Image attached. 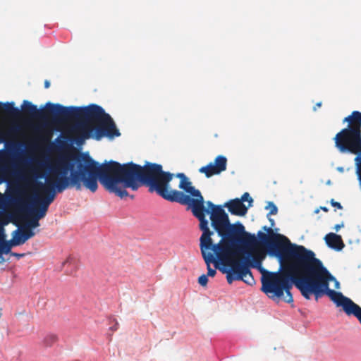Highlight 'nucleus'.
<instances>
[{
  "mask_svg": "<svg viewBox=\"0 0 361 361\" xmlns=\"http://www.w3.org/2000/svg\"><path fill=\"white\" fill-rule=\"evenodd\" d=\"M76 173L84 188L95 192L98 180L109 192L121 198L128 196L126 188L137 190L141 185L148 188L149 192H156L162 166L147 162L143 166L129 162L121 164L114 161L99 164L87 154L73 158Z\"/></svg>",
  "mask_w": 361,
  "mask_h": 361,
  "instance_id": "f257e3e1",
  "label": "nucleus"
},
{
  "mask_svg": "<svg viewBox=\"0 0 361 361\" xmlns=\"http://www.w3.org/2000/svg\"><path fill=\"white\" fill-rule=\"evenodd\" d=\"M212 226L222 238L216 244L217 258L221 264L229 267L226 271L229 284L234 281L254 283L250 267L257 269L262 276L266 270L262 267L263 256L255 247L259 242L255 234L245 231L244 226L237 222L231 224L225 210L218 208L212 215Z\"/></svg>",
  "mask_w": 361,
  "mask_h": 361,
  "instance_id": "f03ea898",
  "label": "nucleus"
},
{
  "mask_svg": "<svg viewBox=\"0 0 361 361\" xmlns=\"http://www.w3.org/2000/svg\"><path fill=\"white\" fill-rule=\"evenodd\" d=\"M288 281L287 286L282 288L281 298L286 302H293L290 290L295 285L307 300H310L312 295L316 300L327 295L337 307H342L346 314L354 315L361 324V307L342 293L329 288V283L333 281L334 288L339 289L340 283L315 257L313 251L306 249Z\"/></svg>",
  "mask_w": 361,
  "mask_h": 361,
  "instance_id": "7ed1b4c3",
  "label": "nucleus"
},
{
  "mask_svg": "<svg viewBox=\"0 0 361 361\" xmlns=\"http://www.w3.org/2000/svg\"><path fill=\"white\" fill-rule=\"evenodd\" d=\"M258 245L255 249L262 253L259 249L263 245L269 255L276 257L280 263L279 270L271 272L266 270V274L262 276L261 290L272 300H280L282 298V288L288 284V279L294 270L306 249L302 245L291 243L286 236L276 234L269 235L262 231L257 233Z\"/></svg>",
  "mask_w": 361,
  "mask_h": 361,
  "instance_id": "20e7f679",
  "label": "nucleus"
},
{
  "mask_svg": "<svg viewBox=\"0 0 361 361\" xmlns=\"http://www.w3.org/2000/svg\"><path fill=\"white\" fill-rule=\"evenodd\" d=\"M39 166L48 169L49 174L46 177L44 183L40 181L36 183L31 214L38 219L46 216L56 193H61L67 188H75L76 190L83 188L76 171L73 170V164L61 160L54 164L46 161L39 163Z\"/></svg>",
  "mask_w": 361,
  "mask_h": 361,
  "instance_id": "39448f33",
  "label": "nucleus"
},
{
  "mask_svg": "<svg viewBox=\"0 0 361 361\" xmlns=\"http://www.w3.org/2000/svg\"><path fill=\"white\" fill-rule=\"evenodd\" d=\"M65 108L68 109V115L59 116L56 123L77 121L69 129V133L75 136L74 140L78 145L90 138L93 130L97 140L104 136L113 138L121 135L112 118L100 106L92 104L87 106Z\"/></svg>",
  "mask_w": 361,
  "mask_h": 361,
  "instance_id": "423d86ee",
  "label": "nucleus"
},
{
  "mask_svg": "<svg viewBox=\"0 0 361 361\" xmlns=\"http://www.w3.org/2000/svg\"><path fill=\"white\" fill-rule=\"evenodd\" d=\"M173 176V173L164 171L161 169L158 185L159 188H158L157 194L167 201L188 206L192 214L199 220L200 228L208 226L209 222L206 219V214H209L212 220L214 211L218 208L224 210L223 207L215 205L211 201H207L206 202L207 207H205L204 197L200 191L192 185L189 178L183 173L176 175L180 179L178 188L189 195H185L182 191L171 189L170 182Z\"/></svg>",
  "mask_w": 361,
  "mask_h": 361,
  "instance_id": "0eeeda50",
  "label": "nucleus"
},
{
  "mask_svg": "<svg viewBox=\"0 0 361 361\" xmlns=\"http://www.w3.org/2000/svg\"><path fill=\"white\" fill-rule=\"evenodd\" d=\"M343 122L348 124L335 135V147L341 153L361 154V112L353 111Z\"/></svg>",
  "mask_w": 361,
  "mask_h": 361,
  "instance_id": "6e6552de",
  "label": "nucleus"
},
{
  "mask_svg": "<svg viewBox=\"0 0 361 361\" xmlns=\"http://www.w3.org/2000/svg\"><path fill=\"white\" fill-rule=\"evenodd\" d=\"M202 234L200 238V247L202 257L207 264V276H214L216 274V269L219 268L217 252L219 248L216 249V244L213 243L211 235L213 232L210 231L209 226L200 228Z\"/></svg>",
  "mask_w": 361,
  "mask_h": 361,
  "instance_id": "1a4fd4ad",
  "label": "nucleus"
},
{
  "mask_svg": "<svg viewBox=\"0 0 361 361\" xmlns=\"http://www.w3.org/2000/svg\"><path fill=\"white\" fill-rule=\"evenodd\" d=\"M47 109L44 110L38 109L37 106L32 102L24 100L21 106L22 113L32 118L46 120L48 117L52 116L53 121L56 123L59 116H68V109L59 104L47 103Z\"/></svg>",
  "mask_w": 361,
  "mask_h": 361,
  "instance_id": "9d476101",
  "label": "nucleus"
},
{
  "mask_svg": "<svg viewBox=\"0 0 361 361\" xmlns=\"http://www.w3.org/2000/svg\"><path fill=\"white\" fill-rule=\"evenodd\" d=\"M227 159L223 155L217 156L214 162L201 167L199 171L204 173L207 178H210L214 175H218L226 170Z\"/></svg>",
  "mask_w": 361,
  "mask_h": 361,
  "instance_id": "9b49d317",
  "label": "nucleus"
},
{
  "mask_svg": "<svg viewBox=\"0 0 361 361\" xmlns=\"http://www.w3.org/2000/svg\"><path fill=\"white\" fill-rule=\"evenodd\" d=\"M224 207H227L231 214L240 216H245L248 209L238 198L230 200L225 203Z\"/></svg>",
  "mask_w": 361,
  "mask_h": 361,
  "instance_id": "f8f14e48",
  "label": "nucleus"
},
{
  "mask_svg": "<svg viewBox=\"0 0 361 361\" xmlns=\"http://www.w3.org/2000/svg\"><path fill=\"white\" fill-rule=\"evenodd\" d=\"M324 240L329 247L336 250H341L344 247L341 236L336 233H328L326 235Z\"/></svg>",
  "mask_w": 361,
  "mask_h": 361,
  "instance_id": "ddd939ff",
  "label": "nucleus"
},
{
  "mask_svg": "<svg viewBox=\"0 0 361 361\" xmlns=\"http://www.w3.org/2000/svg\"><path fill=\"white\" fill-rule=\"evenodd\" d=\"M13 102L1 103L0 102V112L11 118H18L21 111L17 107L14 106Z\"/></svg>",
  "mask_w": 361,
  "mask_h": 361,
  "instance_id": "4468645a",
  "label": "nucleus"
},
{
  "mask_svg": "<svg viewBox=\"0 0 361 361\" xmlns=\"http://www.w3.org/2000/svg\"><path fill=\"white\" fill-rule=\"evenodd\" d=\"M8 224V221L2 224L0 222V257L2 254H8L11 250V245L9 241L5 240L4 224Z\"/></svg>",
  "mask_w": 361,
  "mask_h": 361,
  "instance_id": "2eb2a0df",
  "label": "nucleus"
},
{
  "mask_svg": "<svg viewBox=\"0 0 361 361\" xmlns=\"http://www.w3.org/2000/svg\"><path fill=\"white\" fill-rule=\"evenodd\" d=\"M26 241L22 231L16 230L13 233V238L9 241V244H11L12 247L24 244Z\"/></svg>",
  "mask_w": 361,
  "mask_h": 361,
  "instance_id": "dca6fc26",
  "label": "nucleus"
},
{
  "mask_svg": "<svg viewBox=\"0 0 361 361\" xmlns=\"http://www.w3.org/2000/svg\"><path fill=\"white\" fill-rule=\"evenodd\" d=\"M21 231H22V233L24 235V238L26 240L32 238L35 235V233L32 231V229L30 228H28L27 226H24L22 228Z\"/></svg>",
  "mask_w": 361,
  "mask_h": 361,
  "instance_id": "f3484780",
  "label": "nucleus"
},
{
  "mask_svg": "<svg viewBox=\"0 0 361 361\" xmlns=\"http://www.w3.org/2000/svg\"><path fill=\"white\" fill-rule=\"evenodd\" d=\"M39 219H38L33 214H32V217L29 219V221L25 226H27L28 228H30L32 229L35 228L39 226Z\"/></svg>",
  "mask_w": 361,
  "mask_h": 361,
  "instance_id": "a211bd4d",
  "label": "nucleus"
},
{
  "mask_svg": "<svg viewBox=\"0 0 361 361\" xmlns=\"http://www.w3.org/2000/svg\"><path fill=\"white\" fill-rule=\"evenodd\" d=\"M57 341V336L54 334L47 335L44 339V343L47 346H51Z\"/></svg>",
  "mask_w": 361,
  "mask_h": 361,
  "instance_id": "6ab92c4d",
  "label": "nucleus"
},
{
  "mask_svg": "<svg viewBox=\"0 0 361 361\" xmlns=\"http://www.w3.org/2000/svg\"><path fill=\"white\" fill-rule=\"evenodd\" d=\"M265 209H269V212L267 214V218H269L270 215L276 214L278 212L277 207L272 202H269Z\"/></svg>",
  "mask_w": 361,
  "mask_h": 361,
  "instance_id": "aec40b11",
  "label": "nucleus"
},
{
  "mask_svg": "<svg viewBox=\"0 0 361 361\" xmlns=\"http://www.w3.org/2000/svg\"><path fill=\"white\" fill-rule=\"evenodd\" d=\"M240 200H241V202L243 203V202H248V206L247 207H252V203L253 202V200L252 198L250 196V194L248 192H245L240 199H239Z\"/></svg>",
  "mask_w": 361,
  "mask_h": 361,
  "instance_id": "412c9836",
  "label": "nucleus"
},
{
  "mask_svg": "<svg viewBox=\"0 0 361 361\" xmlns=\"http://www.w3.org/2000/svg\"><path fill=\"white\" fill-rule=\"evenodd\" d=\"M198 283L200 286L204 287L208 283V276L206 274H202L198 278Z\"/></svg>",
  "mask_w": 361,
  "mask_h": 361,
  "instance_id": "4be33fe9",
  "label": "nucleus"
},
{
  "mask_svg": "<svg viewBox=\"0 0 361 361\" xmlns=\"http://www.w3.org/2000/svg\"><path fill=\"white\" fill-rule=\"evenodd\" d=\"M330 203L334 207H336V208H338L339 209H343V207L341 204V203H339L338 202H336L334 199L331 200Z\"/></svg>",
  "mask_w": 361,
  "mask_h": 361,
  "instance_id": "5701e85b",
  "label": "nucleus"
},
{
  "mask_svg": "<svg viewBox=\"0 0 361 361\" xmlns=\"http://www.w3.org/2000/svg\"><path fill=\"white\" fill-rule=\"evenodd\" d=\"M262 229L267 232V235H274L273 233V230L271 227H267V226H263Z\"/></svg>",
  "mask_w": 361,
  "mask_h": 361,
  "instance_id": "b1692460",
  "label": "nucleus"
},
{
  "mask_svg": "<svg viewBox=\"0 0 361 361\" xmlns=\"http://www.w3.org/2000/svg\"><path fill=\"white\" fill-rule=\"evenodd\" d=\"M16 203L20 207L21 211H24L25 210V204H24V203H23V202L22 201L21 199H16Z\"/></svg>",
  "mask_w": 361,
  "mask_h": 361,
  "instance_id": "393cba45",
  "label": "nucleus"
},
{
  "mask_svg": "<svg viewBox=\"0 0 361 361\" xmlns=\"http://www.w3.org/2000/svg\"><path fill=\"white\" fill-rule=\"evenodd\" d=\"M10 253H11V255H12V256H15V257H16L18 259H20V258H21V257H24V256H25V254H24V253H16V252H12L11 251V252H10Z\"/></svg>",
  "mask_w": 361,
  "mask_h": 361,
  "instance_id": "a878e982",
  "label": "nucleus"
},
{
  "mask_svg": "<svg viewBox=\"0 0 361 361\" xmlns=\"http://www.w3.org/2000/svg\"><path fill=\"white\" fill-rule=\"evenodd\" d=\"M343 226H344V224H343V222H342L341 224L335 225L334 229L336 230V231H338L341 228H342Z\"/></svg>",
  "mask_w": 361,
  "mask_h": 361,
  "instance_id": "bb28decb",
  "label": "nucleus"
},
{
  "mask_svg": "<svg viewBox=\"0 0 361 361\" xmlns=\"http://www.w3.org/2000/svg\"><path fill=\"white\" fill-rule=\"evenodd\" d=\"M268 219H269V221L270 222L271 228L274 227V224H275L274 220L273 219L270 218V216H269Z\"/></svg>",
  "mask_w": 361,
  "mask_h": 361,
  "instance_id": "cd10ccee",
  "label": "nucleus"
},
{
  "mask_svg": "<svg viewBox=\"0 0 361 361\" xmlns=\"http://www.w3.org/2000/svg\"><path fill=\"white\" fill-rule=\"evenodd\" d=\"M50 87V82L47 80L44 81V87L49 88Z\"/></svg>",
  "mask_w": 361,
  "mask_h": 361,
  "instance_id": "c85d7f7f",
  "label": "nucleus"
},
{
  "mask_svg": "<svg viewBox=\"0 0 361 361\" xmlns=\"http://www.w3.org/2000/svg\"><path fill=\"white\" fill-rule=\"evenodd\" d=\"M319 209H320V210H322L325 212H327L329 211V209L326 207H320Z\"/></svg>",
  "mask_w": 361,
  "mask_h": 361,
  "instance_id": "c756f323",
  "label": "nucleus"
},
{
  "mask_svg": "<svg viewBox=\"0 0 361 361\" xmlns=\"http://www.w3.org/2000/svg\"><path fill=\"white\" fill-rule=\"evenodd\" d=\"M322 105V103L321 102H318L315 104V106L314 107V110H316L317 109V107H320Z\"/></svg>",
  "mask_w": 361,
  "mask_h": 361,
  "instance_id": "7c9ffc66",
  "label": "nucleus"
},
{
  "mask_svg": "<svg viewBox=\"0 0 361 361\" xmlns=\"http://www.w3.org/2000/svg\"><path fill=\"white\" fill-rule=\"evenodd\" d=\"M118 323H116V325H115L114 327H112V328H111V329H112V330H116V329H117V328H118Z\"/></svg>",
  "mask_w": 361,
  "mask_h": 361,
  "instance_id": "2f4dec72",
  "label": "nucleus"
},
{
  "mask_svg": "<svg viewBox=\"0 0 361 361\" xmlns=\"http://www.w3.org/2000/svg\"><path fill=\"white\" fill-rule=\"evenodd\" d=\"M319 211H320V209H319V208H317V209H316L314 210V213H315V214H318V213L319 212Z\"/></svg>",
  "mask_w": 361,
  "mask_h": 361,
  "instance_id": "473e14b6",
  "label": "nucleus"
},
{
  "mask_svg": "<svg viewBox=\"0 0 361 361\" xmlns=\"http://www.w3.org/2000/svg\"><path fill=\"white\" fill-rule=\"evenodd\" d=\"M4 262V259L2 257H0V262Z\"/></svg>",
  "mask_w": 361,
  "mask_h": 361,
  "instance_id": "72a5a7b5",
  "label": "nucleus"
},
{
  "mask_svg": "<svg viewBox=\"0 0 361 361\" xmlns=\"http://www.w3.org/2000/svg\"><path fill=\"white\" fill-rule=\"evenodd\" d=\"M338 170L340 171H343V169L342 167H341V168H338Z\"/></svg>",
  "mask_w": 361,
  "mask_h": 361,
  "instance_id": "f704fd0d",
  "label": "nucleus"
}]
</instances>
